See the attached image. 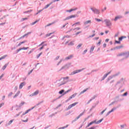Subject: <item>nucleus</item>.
<instances>
[{
	"label": "nucleus",
	"mask_w": 129,
	"mask_h": 129,
	"mask_svg": "<svg viewBox=\"0 0 129 129\" xmlns=\"http://www.w3.org/2000/svg\"><path fill=\"white\" fill-rule=\"evenodd\" d=\"M68 79H69V77L61 78L59 81V83H58V86L64 85V84H66V83H67V82H68Z\"/></svg>",
	"instance_id": "nucleus-1"
},
{
	"label": "nucleus",
	"mask_w": 129,
	"mask_h": 129,
	"mask_svg": "<svg viewBox=\"0 0 129 129\" xmlns=\"http://www.w3.org/2000/svg\"><path fill=\"white\" fill-rule=\"evenodd\" d=\"M102 120H103V118H102L101 119L98 120V121H96V120L93 121L88 124L87 127H88L90 126V125H91L92 124H93V123H96V124H98L100 123V122H101Z\"/></svg>",
	"instance_id": "nucleus-2"
},
{
	"label": "nucleus",
	"mask_w": 129,
	"mask_h": 129,
	"mask_svg": "<svg viewBox=\"0 0 129 129\" xmlns=\"http://www.w3.org/2000/svg\"><path fill=\"white\" fill-rule=\"evenodd\" d=\"M85 110H84L75 119V120H78V119H79V118H80V117H81V116H82V115H83L84 114V113H85Z\"/></svg>",
	"instance_id": "nucleus-3"
},
{
	"label": "nucleus",
	"mask_w": 129,
	"mask_h": 129,
	"mask_svg": "<svg viewBox=\"0 0 129 129\" xmlns=\"http://www.w3.org/2000/svg\"><path fill=\"white\" fill-rule=\"evenodd\" d=\"M77 104H78V102H75V103L70 105L68 107V109H71V108H72V107H73L74 106H75V105H76Z\"/></svg>",
	"instance_id": "nucleus-4"
},
{
	"label": "nucleus",
	"mask_w": 129,
	"mask_h": 129,
	"mask_svg": "<svg viewBox=\"0 0 129 129\" xmlns=\"http://www.w3.org/2000/svg\"><path fill=\"white\" fill-rule=\"evenodd\" d=\"M104 22H105L106 26H111V22H110V20L106 19L104 20Z\"/></svg>",
	"instance_id": "nucleus-5"
},
{
	"label": "nucleus",
	"mask_w": 129,
	"mask_h": 129,
	"mask_svg": "<svg viewBox=\"0 0 129 129\" xmlns=\"http://www.w3.org/2000/svg\"><path fill=\"white\" fill-rule=\"evenodd\" d=\"M76 95H77V93H75V94H73L72 96H71L69 98V99L67 100V101H69V100H71V99H72V98H74V97H75Z\"/></svg>",
	"instance_id": "nucleus-6"
},
{
	"label": "nucleus",
	"mask_w": 129,
	"mask_h": 129,
	"mask_svg": "<svg viewBox=\"0 0 129 129\" xmlns=\"http://www.w3.org/2000/svg\"><path fill=\"white\" fill-rule=\"evenodd\" d=\"M91 10L94 13V14H99V11L98 10L95 9V8H91Z\"/></svg>",
	"instance_id": "nucleus-7"
},
{
	"label": "nucleus",
	"mask_w": 129,
	"mask_h": 129,
	"mask_svg": "<svg viewBox=\"0 0 129 129\" xmlns=\"http://www.w3.org/2000/svg\"><path fill=\"white\" fill-rule=\"evenodd\" d=\"M37 94H39V90H36L33 93L31 94L30 96H35V95H37Z\"/></svg>",
	"instance_id": "nucleus-8"
},
{
	"label": "nucleus",
	"mask_w": 129,
	"mask_h": 129,
	"mask_svg": "<svg viewBox=\"0 0 129 129\" xmlns=\"http://www.w3.org/2000/svg\"><path fill=\"white\" fill-rule=\"evenodd\" d=\"M83 70H84V68L82 69V70H76L74 72H73V74H76V73H79V72H81V71H83Z\"/></svg>",
	"instance_id": "nucleus-9"
},
{
	"label": "nucleus",
	"mask_w": 129,
	"mask_h": 129,
	"mask_svg": "<svg viewBox=\"0 0 129 129\" xmlns=\"http://www.w3.org/2000/svg\"><path fill=\"white\" fill-rule=\"evenodd\" d=\"M76 16L75 15H71L70 16H69L66 18V19L64 20V21H66L67 20H70V19H72L73 18H75Z\"/></svg>",
	"instance_id": "nucleus-10"
},
{
	"label": "nucleus",
	"mask_w": 129,
	"mask_h": 129,
	"mask_svg": "<svg viewBox=\"0 0 129 129\" xmlns=\"http://www.w3.org/2000/svg\"><path fill=\"white\" fill-rule=\"evenodd\" d=\"M74 56L73 54H71L69 55V56H67V57L65 58V60H70V59H72Z\"/></svg>",
	"instance_id": "nucleus-11"
},
{
	"label": "nucleus",
	"mask_w": 129,
	"mask_h": 129,
	"mask_svg": "<svg viewBox=\"0 0 129 129\" xmlns=\"http://www.w3.org/2000/svg\"><path fill=\"white\" fill-rule=\"evenodd\" d=\"M26 84L25 82H22L20 84V86H19V88L20 89H22V88H23V86H25Z\"/></svg>",
	"instance_id": "nucleus-12"
},
{
	"label": "nucleus",
	"mask_w": 129,
	"mask_h": 129,
	"mask_svg": "<svg viewBox=\"0 0 129 129\" xmlns=\"http://www.w3.org/2000/svg\"><path fill=\"white\" fill-rule=\"evenodd\" d=\"M21 93V91H18L17 93L15 95V96L13 97V98H16L17 96H19L20 95V94Z\"/></svg>",
	"instance_id": "nucleus-13"
},
{
	"label": "nucleus",
	"mask_w": 129,
	"mask_h": 129,
	"mask_svg": "<svg viewBox=\"0 0 129 129\" xmlns=\"http://www.w3.org/2000/svg\"><path fill=\"white\" fill-rule=\"evenodd\" d=\"M24 43H27V40H24L23 41L20 42L18 45V47H20V46H21L22 44H24Z\"/></svg>",
	"instance_id": "nucleus-14"
},
{
	"label": "nucleus",
	"mask_w": 129,
	"mask_h": 129,
	"mask_svg": "<svg viewBox=\"0 0 129 129\" xmlns=\"http://www.w3.org/2000/svg\"><path fill=\"white\" fill-rule=\"evenodd\" d=\"M34 107H36V106H35L34 107H33L31 109H29L27 110L26 111L25 113L23 114V115H25V114H27V113H28V112H29V111H30V110H32V109H34Z\"/></svg>",
	"instance_id": "nucleus-15"
},
{
	"label": "nucleus",
	"mask_w": 129,
	"mask_h": 129,
	"mask_svg": "<svg viewBox=\"0 0 129 129\" xmlns=\"http://www.w3.org/2000/svg\"><path fill=\"white\" fill-rule=\"evenodd\" d=\"M53 4V3H50L49 4H47L46 6H45L44 7V8H43L44 10L46 9H48V8H49V6H51V5H52Z\"/></svg>",
	"instance_id": "nucleus-16"
},
{
	"label": "nucleus",
	"mask_w": 129,
	"mask_h": 129,
	"mask_svg": "<svg viewBox=\"0 0 129 129\" xmlns=\"http://www.w3.org/2000/svg\"><path fill=\"white\" fill-rule=\"evenodd\" d=\"M126 38V36H122L121 37H119L118 38L119 41H122L123 39H125Z\"/></svg>",
	"instance_id": "nucleus-17"
},
{
	"label": "nucleus",
	"mask_w": 129,
	"mask_h": 129,
	"mask_svg": "<svg viewBox=\"0 0 129 129\" xmlns=\"http://www.w3.org/2000/svg\"><path fill=\"white\" fill-rule=\"evenodd\" d=\"M119 19H121V16H117L115 18L114 21H116L117 20H119Z\"/></svg>",
	"instance_id": "nucleus-18"
},
{
	"label": "nucleus",
	"mask_w": 129,
	"mask_h": 129,
	"mask_svg": "<svg viewBox=\"0 0 129 129\" xmlns=\"http://www.w3.org/2000/svg\"><path fill=\"white\" fill-rule=\"evenodd\" d=\"M76 10H77V8L72 9L70 10H68L67 12H68L69 13H71V12H73V11H76Z\"/></svg>",
	"instance_id": "nucleus-19"
},
{
	"label": "nucleus",
	"mask_w": 129,
	"mask_h": 129,
	"mask_svg": "<svg viewBox=\"0 0 129 129\" xmlns=\"http://www.w3.org/2000/svg\"><path fill=\"white\" fill-rule=\"evenodd\" d=\"M87 90H88V88H87L85 90H84L83 91H82L80 94H83V93H84L85 92H86V91H87Z\"/></svg>",
	"instance_id": "nucleus-20"
},
{
	"label": "nucleus",
	"mask_w": 129,
	"mask_h": 129,
	"mask_svg": "<svg viewBox=\"0 0 129 129\" xmlns=\"http://www.w3.org/2000/svg\"><path fill=\"white\" fill-rule=\"evenodd\" d=\"M83 44L80 43L77 46V49H80L81 48V46H82Z\"/></svg>",
	"instance_id": "nucleus-21"
},
{
	"label": "nucleus",
	"mask_w": 129,
	"mask_h": 129,
	"mask_svg": "<svg viewBox=\"0 0 129 129\" xmlns=\"http://www.w3.org/2000/svg\"><path fill=\"white\" fill-rule=\"evenodd\" d=\"M90 23H91V20H88V21H86L84 23V25H87V24H90Z\"/></svg>",
	"instance_id": "nucleus-22"
},
{
	"label": "nucleus",
	"mask_w": 129,
	"mask_h": 129,
	"mask_svg": "<svg viewBox=\"0 0 129 129\" xmlns=\"http://www.w3.org/2000/svg\"><path fill=\"white\" fill-rule=\"evenodd\" d=\"M53 34H54V32H52V33H50L47 34H46L45 37H50V36L51 35H53Z\"/></svg>",
	"instance_id": "nucleus-23"
},
{
	"label": "nucleus",
	"mask_w": 129,
	"mask_h": 129,
	"mask_svg": "<svg viewBox=\"0 0 129 129\" xmlns=\"http://www.w3.org/2000/svg\"><path fill=\"white\" fill-rule=\"evenodd\" d=\"M94 48H95V46H92L90 49V53H92V52H93V50H94Z\"/></svg>",
	"instance_id": "nucleus-24"
},
{
	"label": "nucleus",
	"mask_w": 129,
	"mask_h": 129,
	"mask_svg": "<svg viewBox=\"0 0 129 129\" xmlns=\"http://www.w3.org/2000/svg\"><path fill=\"white\" fill-rule=\"evenodd\" d=\"M110 73V72H109L108 73L106 74V75H105L103 78V80L105 79V78H106V77H107V76L108 75V74H109Z\"/></svg>",
	"instance_id": "nucleus-25"
},
{
	"label": "nucleus",
	"mask_w": 129,
	"mask_h": 129,
	"mask_svg": "<svg viewBox=\"0 0 129 129\" xmlns=\"http://www.w3.org/2000/svg\"><path fill=\"white\" fill-rule=\"evenodd\" d=\"M8 65H9V63L5 64V66L2 68L3 70H5V69H6L8 67Z\"/></svg>",
	"instance_id": "nucleus-26"
},
{
	"label": "nucleus",
	"mask_w": 129,
	"mask_h": 129,
	"mask_svg": "<svg viewBox=\"0 0 129 129\" xmlns=\"http://www.w3.org/2000/svg\"><path fill=\"white\" fill-rule=\"evenodd\" d=\"M76 25H80V22H77V23L74 24L72 25V27H74V26H76Z\"/></svg>",
	"instance_id": "nucleus-27"
},
{
	"label": "nucleus",
	"mask_w": 129,
	"mask_h": 129,
	"mask_svg": "<svg viewBox=\"0 0 129 129\" xmlns=\"http://www.w3.org/2000/svg\"><path fill=\"white\" fill-rule=\"evenodd\" d=\"M24 104H25V102H21L20 105H19V107H21L22 106H23V105H24Z\"/></svg>",
	"instance_id": "nucleus-28"
},
{
	"label": "nucleus",
	"mask_w": 129,
	"mask_h": 129,
	"mask_svg": "<svg viewBox=\"0 0 129 129\" xmlns=\"http://www.w3.org/2000/svg\"><path fill=\"white\" fill-rule=\"evenodd\" d=\"M13 121H14V120H11L10 121H9L8 122L9 125H10V124H12V123H13Z\"/></svg>",
	"instance_id": "nucleus-29"
},
{
	"label": "nucleus",
	"mask_w": 129,
	"mask_h": 129,
	"mask_svg": "<svg viewBox=\"0 0 129 129\" xmlns=\"http://www.w3.org/2000/svg\"><path fill=\"white\" fill-rule=\"evenodd\" d=\"M81 29V28H80V27H77V28H75L74 29V30L75 31V30H76V31H79V30H80Z\"/></svg>",
	"instance_id": "nucleus-30"
},
{
	"label": "nucleus",
	"mask_w": 129,
	"mask_h": 129,
	"mask_svg": "<svg viewBox=\"0 0 129 129\" xmlns=\"http://www.w3.org/2000/svg\"><path fill=\"white\" fill-rule=\"evenodd\" d=\"M27 20H28V18H22L21 21L22 22H24V21H26Z\"/></svg>",
	"instance_id": "nucleus-31"
},
{
	"label": "nucleus",
	"mask_w": 129,
	"mask_h": 129,
	"mask_svg": "<svg viewBox=\"0 0 129 129\" xmlns=\"http://www.w3.org/2000/svg\"><path fill=\"white\" fill-rule=\"evenodd\" d=\"M22 48V50H28V49H29V47H23Z\"/></svg>",
	"instance_id": "nucleus-32"
},
{
	"label": "nucleus",
	"mask_w": 129,
	"mask_h": 129,
	"mask_svg": "<svg viewBox=\"0 0 129 129\" xmlns=\"http://www.w3.org/2000/svg\"><path fill=\"white\" fill-rule=\"evenodd\" d=\"M38 22H39V20H36V21H35L34 22L32 23L31 24V25H35V24H36V23H38Z\"/></svg>",
	"instance_id": "nucleus-33"
},
{
	"label": "nucleus",
	"mask_w": 129,
	"mask_h": 129,
	"mask_svg": "<svg viewBox=\"0 0 129 129\" xmlns=\"http://www.w3.org/2000/svg\"><path fill=\"white\" fill-rule=\"evenodd\" d=\"M64 90H61L59 92V94H62V93H63V92H64Z\"/></svg>",
	"instance_id": "nucleus-34"
},
{
	"label": "nucleus",
	"mask_w": 129,
	"mask_h": 129,
	"mask_svg": "<svg viewBox=\"0 0 129 129\" xmlns=\"http://www.w3.org/2000/svg\"><path fill=\"white\" fill-rule=\"evenodd\" d=\"M42 53L41 52L38 55H37V59L40 57V56H41V55H42Z\"/></svg>",
	"instance_id": "nucleus-35"
},
{
	"label": "nucleus",
	"mask_w": 129,
	"mask_h": 129,
	"mask_svg": "<svg viewBox=\"0 0 129 129\" xmlns=\"http://www.w3.org/2000/svg\"><path fill=\"white\" fill-rule=\"evenodd\" d=\"M100 44H101V40H99L98 43L97 44V45H99V46L100 45Z\"/></svg>",
	"instance_id": "nucleus-36"
},
{
	"label": "nucleus",
	"mask_w": 129,
	"mask_h": 129,
	"mask_svg": "<svg viewBox=\"0 0 129 129\" xmlns=\"http://www.w3.org/2000/svg\"><path fill=\"white\" fill-rule=\"evenodd\" d=\"M95 20L97 21V22H101V20L97 19V18H95Z\"/></svg>",
	"instance_id": "nucleus-37"
},
{
	"label": "nucleus",
	"mask_w": 129,
	"mask_h": 129,
	"mask_svg": "<svg viewBox=\"0 0 129 129\" xmlns=\"http://www.w3.org/2000/svg\"><path fill=\"white\" fill-rule=\"evenodd\" d=\"M81 33H82V31H79L78 32H76V35L77 36V35H79V34H80Z\"/></svg>",
	"instance_id": "nucleus-38"
},
{
	"label": "nucleus",
	"mask_w": 129,
	"mask_h": 129,
	"mask_svg": "<svg viewBox=\"0 0 129 129\" xmlns=\"http://www.w3.org/2000/svg\"><path fill=\"white\" fill-rule=\"evenodd\" d=\"M8 55H5L4 56H3L2 57H1V58L3 59H5V58H6V57H7Z\"/></svg>",
	"instance_id": "nucleus-39"
},
{
	"label": "nucleus",
	"mask_w": 129,
	"mask_h": 129,
	"mask_svg": "<svg viewBox=\"0 0 129 129\" xmlns=\"http://www.w3.org/2000/svg\"><path fill=\"white\" fill-rule=\"evenodd\" d=\"M21 50H23L22 48H20L17 50V53H19L20 51H21Z\"/></svg>",
	"instance_id": "nucleus-40"
},
{
	"label": "nucleus",
	"mask_w": 129,
	"mask_h": 129,
	"mask_svg": "<svg viewBox=\"0 0 129 129\" xmlns=\"http://www.w3.org/2000/svg\"><path fill=\"white\" fill-rule=\"evenodd\" d=\"M12 95H13V92H11L8 95V96L10 97V96H12Z\"/></svg>",
	"instance_id": "nucleus-41"
},
{
	"label": "nucleus",
	"mask_w": 129,
	"mask_h": 129,
	"mask_svg": "<svg viewBox=\"0 0 129 129\" xmlns=\"http://www.w3.org/2000/svg\"><path fill=\"white\" fill-rule=\"evenodd\" d=\"M115 43H117V44H120V41H116V40H115Z\"/></svg>",
	"instance_id": "nucleus-42"
},
{
	"label": "nucleus",
	"mask_w": 129,
	"mask_h": 129,
	"mask_svg": "<svg viewBox=\"0 0 129 129\" xmlns=\"http://www.w3.org/2000/svg\"><path fill=\"white\" fill-rule=\"evenodd\" d=\"M112 111H113V109H112L111 110L109 111L108 112V114H109L111 112H112Z\"/></svg>",
	"instance_id": "nucleus-43"
},
{
	"label": "nucleus",
	"mask_w": 129,
	"mask_h": 129,
	"mask_svg": "<svg viewBox=\"0 0 129 129\" xmlns=\"http://www.w3.org/2000/svg\"><path fill=\"white\" fill-rule=\"evenodd\" d=\"M25 37H26V35H23L21 36L19 39L20 40V39H23V38H25Z\"/></svg>",
	"instance_id": "nucleus-44"
},
{
	"label": "nucleus",
	"mask_w": 129,
	"mask_h": 129,
	"mask_svg": "<svg viewBox=\"0 0 129 129\" xmlns=\"http://www.w3.org/2000/svg\"><path fill=\"white\" fill-rule=\"evenodd\" d=\"M126 95H127V92H125V93H124L123 94V96H126Z\"/></svg>",
	"instance_id": "nucleus-45"
},
{
	"label": "nucleus",
	"mask_w": 129,
	"mask_h": 129,
	"mask_svg": "<svg viewBox=\"0 0 129 129\" xmlns=\"http://www.w3.org/2000/svg\"><path fill=\"white\" fill-rule=\"evenodd\" d=\"M4 74H3L1 76H0V79H2V78H3V77H4Z\"/></svg>",
	"instance_id": "nucleus-46"
},
{
	"label": "nucleus",
	"mask_w": 129,
	"mask_h": 129,
	"mask_svg": "<svg viewBox=\"0 0 129 129\" xmlns=\"http://www.w3.org/2000/svg\"><path fill=\"white\" fill-rule=\"evenodd\" d=\"M94 36H95V34H94L90 36V38H92V37H94Z\"/></svg>",
	"instance_id": "nucleus-47"
},
{
	"label": "nucleus",
	"mask_w": 129,
	"mask_h": 129,
	"mask_svg": "<svg viewBox=\"0 0 129 129\" xmlns=\"http://www.w3.org/2000/svg\"><path fill=\"white\" fill-rule=\"evenodd\" d=\"M5 105V103H1L0 104V108H1V107H2V106H3V105Z\"/></svg>",
	"instance_id": "nucleus-48"
},
{
	"label": "nucleus",
	"mask_w": 129,
	"mask_h": 129,
	"mask_svg": "<svg viewBox=\"0 0 129 129\" xmlns=\"http://www.w3.org/2000/svg\"><path fill=\"white\" fill-rule=\"evenodd\" d=\"M22 121L23 122H27L28 121V119H27L26 120H23Z\"/></svg>",
	"instance_id": "nucleus-49"
},
{
	"label": "nucleus",
	"mask_w": 129,
	"mask_h": 129,
	"mask_svg": "<svg viewBox=\"0 0 129 129\" xmlns=\"http://www.w3.org/2000/svg\"><path fill=\"white\" fill-rule=\"evenodd\" d=\"M51 25H52L51 23H50V24H47V25L45 26V28H46V27H49V26H51Z\"/></svg>",
	"instance_id": "nucleus-50"
},
{
	"label": "nucleus",
	"mask_w": 129,
	"mask_h": 129,
	"mask_svg": "<svg viewBox=\"0 0 129 129\" xmlns=\"http://www.w3.org/2000/svg\"><path fill=\"white\" fill-rule=\"evenodd\" d=\"M121 48V46H118L115 48V49H120Z\"/></svg>",
	"instance_id": "nucleus-51"
},
{
	"label": "nucleus",
	"mask_w": 129,
	"mask_h": 129,
	"mask_svg": "<svg viewBox=\"0 0 129 129\" xmlns=\"http://www.w3.org/2000/svg\"><path fill=\"white\" fill-rule=\"evenodd\" d=\"M43 10H44V8L42 10H39L38 11V13H37L36 14L38 15V14H39V13H41V12H42V11H43Z\"/></svg>",
	"instance_id": "nucleus-52"
},
{
	"label": "nucleus",
	"mask_w": 129,
	"mask_h": 129,
	"mask_svg": "<svg viewBox=\"0 0 129 129\" xmlns=\"http://www.w3.org/2000/svg\"><path fill=\"white\" fill-rule=\"evenodd\" d=\"M60 0H53V3H55V2H59Z\"/></svg>",
	"instance_id": "nucleus-53"
},
{
	"label": "nucleus",
	"mask_w": 129,
	"mask_h": 129,
	"mask_svg": "<svg viewBox=\"0 0 129 129\" xmlns=\"http://www.w3.org/2000/svg\"><path fill=\"white\" fill-rule=\"evenodd\" d=\"M103 46L104 48H105V47H106V44L104 43Z\"/></svg>",
	"instance_id": "nucleus-54"
},
{
	"label": "nucleus",
	"mask_w": 129,
	"mask_h": 129,
	"mask_svg": "<svg viewBox=\"0 0 129 129\" xmlns=\"http://www.w3.org/2000/svg\"><path fill=\"white\" fill-rule=\"evenodd\" d=\"M69 45H74V43H73V42H71V43H70L69 44Z\"/></svg>",
	"instance_id": "nucleus-55"
},
{
	"label": "nucleus",
	"mask_w": 129,
	"mask_h": 129,
	"mask_svg": "<svg viewBox=\"0 0 129 129\" xmlns=\"http://www.w3.org/2000/svg\"><path fill=\"white\" fill-rule=\"evenodd\" d=\"M105 111V110H103L101 112V114H103V113Z\"/></svg>",
	"instance_id": "nucleus-56"
},
{
	"label": "nucleus",
	"mask_w": 129,
	"mask_h": 129,
	"mask_svg": "<svg viewBox=\"0 0 129 129\" xmlns=\"http://www.w3.org/2000/svg\"><path fill=\"white\" fill-rule=\"evenodd\" d=\"M86 52H87V49H86L84 50L83 54H85V53H86Z\"/></svg>",
	"instance_id": "nucleus-57"
},
{
	"label": "nucleus",
	"mask_w": 129,
	"mask_h": 129,
	"mask_svg": "<svg viewBox=\"0 0 129 129\" xmlns=\"http://www.w3.org/2000/svg\"><path fill=\"white\" fill-rule=\"evenodd\" d=\"M33 70H32L28 73V74H29V75L31 74V73H32V72H33Z\"/></svg>",
	"instance_id": "nucleus-58"
},
{
	"label": "nucleus",
	"mask_w": 129,
	"mask_h": 129,
	"mask_svg": "<svg viewBox=\"0 0 129 129\" xmlns=\"http://www.w3.org/2000/svg\"><path fill=\"white\" fill-rule=\"evenodd\" d=\"M60 56H56L55 60H58V59H59Z\"/></svg>",
	"instance_id": "nucleus-59"
},
{
	"label": "nucleus",
	"mask_w": 129,
	"mask_h": 129,
	"mask_svg": "<svg viewBox=\"0 0 129 129\" xmlns=\"http://www.w3.org/2000/svg\"><path fill=\"white\" fill-rule=\"evenodd\" d=\"M15 90H18V86H16L15 87Z\"/></svg>",
	"instance_id": "nucleus-60"
},
{
	"label": "nucleus",
	"mask_w": 129,
	"mask_h": 129,
	"mask_svg": "<svg viewBox=\"0 0 129 129\" xmlns=\"http://www.w3.org/2000/svg\"><path fill=\"white\" fill-rule=\"evenodd\" d=\"M66 25H67V24H66L64 25H63L62 28H65V27H66Z\"/></svg>",
	"instance_id": "nucleus-61"
},
{
	"label": "nucleus",
	"mask_w": 129,
	"mask_h": 129,
	"mask_svg": "<svg viewBox=\"0 0 129 129\" xmlns=\"http://www.w3.org/2000/svg\"><path fill=\"white\" fill-rule=\"evenodd\" d=\"M108 32H109L108 30H107L105 32V34H108Z\"/></svg>",
	"instance_id": "nucleus-62"
},
{
	"label": "nucleus",
	"mask_w": 129,
	"mask_h": 129,
	"mask_svg": "<svg viewBox=\"0 0 129 129\" xmlns=\"http://www.w3.org/2000/svg\"><path fill=\"white\" fill-rule=\"evenodd\" d=\"M104 33H103V32H101L100 33V35H101V36H103V35H104Z\"/></svg>",
	"instance_id": "nucleus-63"
},
{
	"label": "nucleus",
	"mask_w": 129,
	"mask_h": 129,
	"mask_svg": "<svg viewBox=\"0 0 129 129\" xmlns=\"http://www.w3.org/2000/svg\"><path fill=\"white\" fill-rule=\"evenodd\" d=\"M108 41H109V39H106L105 40V42H106L107 43V42H108Z\"/></svg>",
	"instance_id": "nucleus-64"
}]
</instances>
